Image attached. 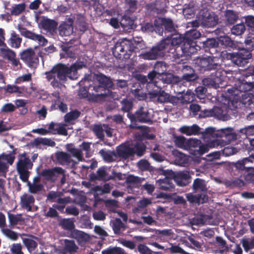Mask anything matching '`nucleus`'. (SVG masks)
<instances>
[{
    "label": "nucleus",
    "instance_id": "obj_52",
    "mask_svg": "<svg viewBox=\"0 0 254 254\" xmlns=\"http://www.w3.org/2000/svg\"><path fill=\"white\" fill-rule=\"evenodd\" d=\"M23 243L29 252L34 251L38 246L37 243L34 240L29 238H24Z\"/></svg>",
    "mask_w": 254,
    "mask_h": 254
},
{
    "label": "nucleus",
    "instance_id": "obj_41",
    "mask_svg": "<svg viewBox=\"0 0 254 254\" xmlns=\"http://www.w3.org/2000/svg\"><path fill=\"white\" fill-rule=\"evenodd\" d=\"M34 144L38 146L40 144L47 145L49 146L54 147L56 145V143L54 141L50 138L37 137L34 140Z\"/></svg>",
    "mask_w": 254,
    "mask_h": 254
},
{
    "label": "nucleus",
    "instance_id": "obj_51",
    "mask_svg": "<svg viewBox=\"0 0 254 254\" xmlns=\"http://www.w3.org/2000/svg\"><path fill=\"white\" fill-rule=\"evenodd\" d=\"M170 100V95L161 89L159 90V96L157 98V103H164L166 102H172Z\"/></svg>",
    "mask_w": 254,
    "mask_h": 254
},
{
    "label": "nucleus",
    "instance_id": "obj_63",
    "mask_svg": "<svg viewBox=\"0 0 254 254\" xmlns=\"http://www.w3.org/2000/svg\"><path fill=\"white\" fill-rule=\"evenodd\" d=\"M125 2L129 12H134L137 9L138 0H125Z\"/></svg>",
    "mask_w": 254,
    "mask_h": 254
},
{
    "label": "nucleus",
    "instance_id": "obj_18",
    "mask_svg": "<svg viewBox=\"0 0 254 254\" xmlns=\"http://www.w3.org/2000/svg\"><path fill=\"white\" fill-rule=\"evenodd\" d=\"M133 149L129 145L122 144L117 147V155L124 159H127L130 157H133Z\"/></svg>",
    "mask_w": 254,
    "mask_h": 254
},
{
    "label": "nucleus",
    "instance_id": "obj_57",
    "mask_svg": "<svg viewBox=\"0 0 254 254\" xmlns=\"http://www.w3.org/2000/svg\"><path fill=\"white\" fill-rule=\"evenodd\" d=\"M70 67L73 73V74L75 76L76 79L77 78L78 76L77 70L82 68V67H86V63L84 61H77Z\"/></svg>",
    "mask_w": 254,
    "mask_h": 254
},
{
    "label": "nucleus",
    "instance_id": "obj_60",
    "mask_svg": "<svg viewBox=\"0 0 254 254\" xmlns=\"http://www.w3.org/2000/svg\"><path fill=\"white\" fill-rule=\"evenodd\" d=\"M201 33L196 29H192L186 32L185 39H192V40L199 38Z\"/></svg>",
    "mask_w": 254,
    "mask_h": 254
},
{
    "label": "nucleus",
    "instance_id": "obj_16",
    "mask_svg": "<svg viewBox=\"0 0 254 254\" xmlns=\"http://www.w3.org/2000/svg\"><path fill=\"white\" fill-rule=\"evenodd\" d=\"M73 20L69 18L67 20L61 23L59 27V34L61 36H68L73 32Z\"/></svg>",
    "mask_w": 254,
    "mask_h": 254
},
{
    "label": "nucleus",
    "instance_id": "obj_35",
    "mask_svg": "<svg viewBox=\"0 0 254 254\" xmlns=\"http://www.w3.org/2000/svg\"><path fill=\"white\" fill-rule=\"evenodd\" d=\"M42 28L49 32H54L57 28L58 23L54 20L44 19L41 23Z\"/></svg>",
    "mask_w": 254,
    "mask_h": 254
},
{
    "label": "nucleus",
    "instance_id": "obj_8",
    "mask_svg": "<svg viewBox=\"0 0 254 254\" xmlns=\"http://www.w3.org/2000/svg\"><path fill=\"white\" fill-rule=\"evenodd\" d=\"M53 70H55L57 80L61 83V85L67 81V78L71 79H76L70 67L65 64H59L53 67Z\"/></svg>",
    "mask_w": 254,
    "mask_h": 254
},
{
    "label": "nucleus",
    "instance_id": "obj_49",
    "mask_svg": "<svg viewBox=\"0 0 254 254\" xmlns=\"http://www.w3.org/2000/svg\"><path fill=\"white\" fill-rule=\"evenodd\" d=\"M153 70L158 74V78L167 70L166 64L163 62H157L154 65Z\"/></svg>",
    "mask_w": 254,
    "mask_h": 254
},
{
    "label": "nucleus",
    "instance_id": "obj_55",
    "mask_svg": "<svg viewBox=\"0 0 254 254\" xmlns=\"http://www.w3.org/2000/svg\"><path fill=\"white\" fill-rule=\"evenodd\" d=\"M104 128L101 125H94L92 130L97 137L101 140L104 139Z\"/></svg>",
    "mask_w": 254,
    "mask_h": 254
},
{
    "label": "nucleus",
    "instance_id": "obj_15",
    "mask_svg": "<svg viewBox=\"0 0 254 254\" xmlns=\"http://www.w3.org/2000/svg\"><path fill=\"white\" fill-rule=\"evenodd\" d=\"M107 167L102 166L98 168L96 173H92L90 174V179L92 181H108L114 179V177L109 175L107 173Z\"/></svg>",
    "mask_w": 254,
    "mask_h": 254
},
{
    "label": "nucleus",
    "instance_id": "obj_4",
    "mask_svg": "<svg viewBox=\"0 0 254 254\" xmlns=\"http://www.w3.org/2000/svg\"><path fill=\"white\" fill-rule=\"evenodd\" d=\"M252 162L249 158H244L233 163L240 174V177L243 178L248 183H254V168L249 165Z\"/></svg>",
    "mask_w": 254,
    "mask_h": 254
},
{
    "label": "nucleus",
    "instance_id": "obj_28",
    "mask_svg": "<svg viewBox=\"0 0 254 254\" xmlns=\"http://www.w3.org/2000/svg\"><path fill=\"white\" fill-rule=\"evenodd\" d=\"M34 197L30 194H24L20 197V204L23 208H26L27 211H30L32 209V205L34 203Z\"/></svg>",
    "mask_w": 254,
    "mask_h": 254
},
{
    "label": "nucleus",
    "instance_id": "obj_54",
    "mask_svg": "<svg viewBox=\"0 0 254 254\" xmlns=\"http://www.w3.org/2000/svg\"><path fill=\"white\" fill-rule=\"evenodd\" d=\"M93 90L95 93H97V95L101 96L103 97H106L109 96L111 93H108L107 90L102 86L100 84L98 83L97 85H95L93 86Z\"/></svg>",
    "mask_w": 254,
    "mask_h": 254
},
{
    "label": "nucleus",
    "instance_id": "obj_29",
    "mask_svg": "<svg viewBox=\"0 0 254 254\" xmlns=\"http://www.w3.org/2000/svg\"><path fill=\"white\" fill-rule=\"evenodd\" d=\"M142 180L140 178L134 176L132 175H128L126 180L128 189H132L133 188H139L141 183Z\"/></svg>",
    "mask_w": 254,
    "mask_h": 254
},
{
    "label": "nucleus",
    "instance_id": "obj_56",
    "mask_svg": "<svg viewBox=\"0 0 254 254\" xmlns=\"http://www.w3.org/2000/svg\"><path fill=\"white\" fill-rule=\"evenodd\" d=\"M241 243L245 251L248 252L250 250L254 249V236L251 237L250 241L246 239H243Z\"/></svg>",
    "mask_w": 254,
    "mask_h": 254
},
{
    "label": "nucleus",
    "instance_id": "obj_30",
    "mask_svg": "<svg viewBox=\"0 0 254 254\" xmlns=\"http://www.w3.org/2000/svg\"><path fill=\"white\" fill-rule=\"evenodd\" d=\"M180 131L187 135H197L199 133L200 128L196 124L191 126H184L180 128Z\"/></svg>",
    "mask_w": 254,
    "mask_h": 254
},
{
    "label": "nucleus",
    "instance_id": "obj_34",
    "mask_svg": "<svg viewBox=\"0 0 254 254\" xmlns=\"http://www.w3.org/2000/svg\"><path fill=\"white\" fill-rule=\"evenodd\" d=\"M45 74L47 80L51 81V85L54 88H60L61 87V83L56 79V73L55 70H53V67L50 71L46 72Z\"/></svg>",
    "mask_w": 254,
    "mask_h": 254
},
{
    "label": "nucleus",
    "instance_id": "obj_14",
    "mask_svg": "<svg viewBox=\"0 0 254 254\" xmlns=\"http://www.w3.org/2000/svg\"><path fill=\"white\" fill-rule=\"evenodd\" d=\"M201 25L205 27H213L218 23V18L214 13H211L208 10L203 11L199 18Z\"/></svg>",
    "mask_w": 254,
    "mask_h": 254
},
{
    "label": "nucleus",
    "instance_id": "obj_12",
    "mask_svg": "<svg viewBox=\"0 0 254 254\" xmlns=\"http://www.w3.org/2000/svg\"><path fill=\"white\" fill-rule=\"evenodd\" d=\"M232 61L239 66H244L249 62L252 58V54L250 50L242 48L237 53H233L231 56Z\"/></svg>",
    "mask_w": 254,
    "mask_h": 254
},
{
    "label": "nucleus",
    "instance_id": "obj_10",
    "mask_svg": "<svg viewBox=\"0 0 254 254\" xmlns=\"http://www.w3.org/2000/svg\"><path fill=\"white\" fill-rule=\"evenodd\" d=\"M225 74L226 72L224 70L217 68L216 71L214 73H212L210 77L204 78L202 80L203 84L217 89L220 87V84L224 81Z\"/></svg>",
    "mask_w": 254,
    "mask_h": 254
},
{
    "label": "nucleus",
    "instance_id": "obj_53",
    "mask_svg": "<svg viewBox=\"0 0 254 254\" xmlns=\"http://www.w3.org/2000/svg\"><path fill=\"white\" fill-rule=\"evenodd\" d=\"M190 69V73H185V74L182 75V79L188 82L194 81L198 78L197 75L195 73V70L192 68H189Z\"/></svg>",
    "mask_w": 254,
    "mask_h": 254
},
{
    "label": "nucleus",
    "instance_id": "obj_43",
    "mask_svg": "<svg viewBox=\"0 0 254 254\" xmlns=\"http://www.w3.org/2000/svg\"><path fill=\"white\" fill-rule=\"evenodd\" d=\"M112 228L116 234H119L122 229L125 230V225L120 218H116L113 220Z\"/></svg>",
    "mask_w": 254,
    "mask_h": 254
},
{
    "label": "nucleus",
    "instance_id": "obj_24",
    "mask_svg": "<svg viewBox=\"0 0 254 254\" xmlns=\"http://www.w3.org/2000/svg\"><path fill=\"white\" fill-rule=\"evenodd\" d=\"M64 248L62 250V252L60 254H65L67 253L69 254H72L77 252L78 247L76 245L73 240L64 239Z\"/></svg>",
    "mask_w": 254,
    "mask_h": 254
},
{
    "label": "nucleus",
    "instance_id": "obj_45",
    "mask_svg": "<svg viewBox=\"0 0 254 254\" xmlns=\"http://www.w3.org/2000/svg\"><path fill=\"white\" fill-rule=\"evenodd\" d=\"M246 31V26L244 23H241L233 26L231 29L233 35L239 36L242 35Z\"/></svg>",
    "mask_w": 254,
    "mask_h": 254
},
{
    "label": "nucleus",
    "instance_id": "obj_1",
    "mask_svg": "<svg viewBox=\"0 0 254 254\" xmlns=\"http://www.w3.org/2000/svg\"><path fill=\"white\" fill-rule=\"evenodd\" d=\"M145 44L140 37H133L130 40L127 39L119 40L113 49V54L120 60L130 58L133 51L138 52L145 48Z\"/></svg>",
    "mask_w": 254,
    "mask_h": 254
},
{
    "label": "nucleus",
    "instance_id": "obj_9",
    "mask_svg": "<svg viewBox=\"0 0 254 254\" xmlns=\"http://www.w3.org/2000/svg\"><path fill=\"white\" fill-rule=\"evenodd\" d=\"M195 66L200 72L216 70L220 65L215 61L213 57L197 58L195 63Z\"/></svg>",
    "mask_w": 254,
    "mask_h": 254
},
{
    "label": "nucleus",
    "instance_id": "obj_27",
    "mask_svg": "<svg viewBox=\"0 0 254 254\" xmlns=\"http://www.w3.org/2000/svg\"><path fill=\"white\" fill-rule=\"evenodd\" d=\"M241 97V102L245 107L250 110L254 108V95L253 93H243Z\"/></svg>",
    "mask_w": 254,
    "mask_h": 254
},
{
    "label": "nucleus",
    "instance_id": "obj_61",
    "mask_svg": "<svg viewBox=\"0 0 254 254\" xmlns=\"http://www.w3.org/2000/svg\"><path fill=\"white\" fill-rule=\"evenodd\" d=\"M222 154L225 156H229L236 154L238 152V149L234 147L227 146L221 150Z\"/></svg>",
    "mask_w": 254,
    "mask_h": 254
},
{
    "label": "nucleus",
    "instance_id": "obj_44",
    "mask_svg": "<svg viewBox=\"0 0 254 254\" xmlns=\"http://www.w3.org/2000/svg\"><path fill=\"white\" fill-rule=\"evenodd\" d=\"M8 218L9 224L11 226H15L18 224L19 222L24 221V219L22 217L21 214H14L8 212Z\"/></svg>",
    "mask_w": 254,
    "mask_h": 254
},
{
    "label": "nucleus",
    "instance_id": "obj_59",
    "mask_svg": "<svg viewBox=\"0 0 254 254\" xmlns=\"http://www.w3.org/2000/svg\"><path fill=\"white\" fill-rule=\"evenodd\" d=\"M176 145L182 149L186 150L187 140L183 136H177L174 140Z\"/></svg>",
    "mask_w": 254,
    "mask_h": 254
},
{
    "label": "nucleus",
    "instance_id": "obj_21",
    "mask_svg": "<svg viewBox=\"0 0 254 254\" xmlns=\"http://www.w3.org/2000/svg\"><path fill=\"white\" fill-rule=\"evenodd\" d=\"M190 177L188 173L179 172L175 174L173 180L180 187L187 186L190 183Z\"/></svg>",
    "mask_w": 254,
    "mask_h": 254
},
{
    "label": "nucleus",
    "instance_id": "obj_23",
    "mask_svg": "<svg viewBox=\"0 0 254 254\" xmlns=\"http://www.w3.org/2000/svg\"><path fill=\"white\" fill-rule=\"evenodd\" d=\"M48 129L49 130V133L52 134L67 135L68 134L67 129L63 125L54 122L50 124Z\"/></svg>",
    "mask_w": 254,
    "mask_h": 254
},
{
    "label": "nucleus",
    "instance_id": "obj_17",
    "mask_svg": "<svg viewBox=\"0 0 254 254\" xmlns=\"http://www.w3.org/2000/svg\"><path fill=\"white\" fill-rule=\"evenodd\" d=\"M20 158L17 163V170H29L33 167V163L31 161L29 156L24 152L19 155Z\"/></svg>",
    "mask_w": 254,
    "mask_h": 254
},
{
    "label": "nucleus",
    "instance_id": "obj_64",
    "mask_svg": "<svg viewBox=\"0 0 254 254\" xmlns=\"http://www.w3.org/2000/svg\"><path fill=\"white\" fill-rule=\"evenodd\" d=\"M245 24L249 30L254 32V16L249 15L244 17Z\"/></svg>",
    "mask_w": 254,
    "mask_h": 254
},
{
    "label": "nucleus",
    "instance_id": "obj_20",
    "mask_svg": "<svg viewBox=\"0 0 254 254\" xmlns=\"http://www.w3.org/2000/svg\"><path fill=\"white\" fill-rule=\"evenodd\" d=\"M168 38V52L172 53L175 51V48L180 45H182L184 43L185 37H182L180 35L172 34V36L169 37L168 36L166 39Z\"/></svg>",
    "mask_w": 254,
    "mask_h": 254
},
{
    "label": "nucleus",
    "instance_id": "obj_25",
    "mask_svg": "<svg viewBox=\"0 0 254 254\" xmlns=\"http://www.w3.org/2000/svg\"><path fill=\"white\" fill-rule=\"evenodd\" d=\"M159 189L164 190L172 191L174 188V185L172 180L170 177H165L163 179H159L157 182Z\"/></svg>",
    "mask_w": 254,
    "mask_h": 254
},
{
    "label": "nucleus",
    "instance_id": "obj_50",
    "mask_svg": "<svg viewBox=\"0 0 254 254\" xmlns=\"http://www.w3.org/2000/svg\"><path fill=\"white\" fill-rule=\"evenodd\" d=\"M99 153L105 161L109 162H113L114 161L113 157L116 156L115 152L106 151L104 149L100 150Z\"/></svg>",
    "mask_w": 254,
    "mask_h": 254
},
{
    "label": "nucleus",
    "instance_id": "obj_31",
    "mask_svg": "<svg viewBox=\"0 0 254 254\" xmlns=\"http://www.w3.org/2000/svg\"><path fill=\"white\" fill-rule=\"evenodd\" d=\"M218 46V42L214 38L207 39L203 43V47L206 52H209L211 54H213L212 51H216L215 49Z\"/></svg>",
    "mask_w": 254,
    "mask_h": 254
},
{
    "label": "nucleus",
    "instance_id": "obj_62",
    "mask_svg": "<svg viewBox=\"0 0 254 254\" xmlns=\"http://www.w3.org/2000/svg\"><path fill=\"white\" fill-rule=\"evenodd\" d=\"M102 254H124L122 249L119 247H109L102 251Z\"/></svg>",
    "mask_w": 254,
    "mask_h": 254
},
{
    "label": "nucleus",
    "instance_id": "obj_7",
    "mask_svg": "<svg viewBox=\"0 0 254 254\" xmlns=\"http://www.w3.org/2000/svg\"><path fill=\"white\" fill-rule=\"evenodd\" d=\"M59 225L63 229L70 231L71 237L78 241H84L87 238V235L85 233L75 229L74 220H73V219H62L59 222Z\"/></svg>",
    "mask_w": 254,
    "mask_h": 254
},
{
    "label": "nucleus",
    "instance_id": "obj_3",
    "mask_svg": "<svg viewBox=\"0 0 254 254\" xmlns=\"http://www.w3.org/2000/svg\"><path fill=\"white\" fill-rule=\"evenodd\" d=\"M199 48L196 42L192 39H184L182 45L177 47L175 51L172 52L173 57L175 59L186 60L192 54L196 53Z\"/></svg>",
    "mask_w": 254,
    "mask_h": 254
},
{
    "label": "nucleus",
    "instance_id": "obj_11",
    "mask_svg": "<svg viewBox=\"0 0 254 254\" xmlns=\"http://www.w3.org/2000/svg\"><path fill=\"white\" fill-rule=\"evenodd\" d=\"M19 56L20 59L30 68H36L39 64V57L31 48L23 50Z\"/></svg>",
    "mask_w": 254,
    "mask_h": 254
},
{
    "label": "nucleus",
    "instance_id": "obj_46",
    "mask_svg": "<svg viewBox=\"0 0 254 254\" xmlns=\"http://www.w3.org/2000/svg\"><path fill=\"white\" fill-rule=\"evenodd\" d=\"M219 41L222 45L227 48H230L233 49L236 48V43L227 36L220 37Z\"/></svg>",
    "mask_w": 254,
    "mask_h": 254
},
{
    "label": "nucleus",
    "instance_id": "obj_58",
    "mask_svg": "<svg viewBox=\"0 0 254 254\" xmlns=\"http://www.w3.org/2000/svg\"><path fill=\"white\" fill-rule=\"evenodd\" d=\"M25 7L26 5L24 2L14 5L10 11L11 14L18 15L21 14L24 11Z\"/></svg>",
    "mask_w": 254,
    "mask_h": 254
},
{
    "label": "nucleus",
    "instance_id": "obj_38",
    "mask_svg": "<svg viewBox=\"0 0 254 254\" xmlns=\"http://www.w3.org/2000/svg\"><path fill=\"white\" fill-rule=\"evenodd\" d=\"M239 132L242 138H248L250 139L251 136H254V125L240 129Z\"/></svg>",
    "mask_w": 254,
    "mask_h": 254
},
{
    "label": "nucleus",
    "instance_id": "obj_33",
    "mask_svg": "<svg viewBox=\"0 0 254 254\" xmlns=\"http://www.w3.org/2000/svg\"><path fill=\"white\" fill-rule=\"evenodd\" d=\"M213 117L223 121H227L230 118L227 112L224 111L221 108L217 106H214L213 108Z\"/></svg>",
    "mask_w": 254,
    "mask_h": 254
},
{
    "label": "nucleus",
    "instance_id": "obj_6",
    "mask_svg": "<svg viewBox=\"0 0 254 254\" xmlns=\"http://www.w3.org/2000/svg\"><path fill=\"white\" fill-rule=\"evenodd\" d=\"M254 75L248 73V70L246 72L245 78L238 80L235 84L234 90L233 88L228 89V92L232 95L237 96L238 92L249 93L254 89Z\"/></svg>",
    "mask_w": 254,
    "mask_h": 254
},
{
    "label": "nucleus",
    "instance_id": "obj_47",
    "mask_svg": "<svg viewBox=\"0 0 254 254\" xmlns=\"http://www.w3.org/2000/svg\"><path fill=\"white\" fill-rule=\"evenodd\" d=\"M0 55L4 59H7L8 61H10L11 59H13V57L16 56V53L8 48H0Z\"/></svg>",
    "mask_w": 254,
    "mask_h": 254
},
{
    "label": "nucleus",
    "instance_id": "obj_5",
    "mask_svg": "<svg viewBox=\"0 0 254 254\" xmlns=\"http://www.w3.org/2000/svg\"><path fill=\"white\" fill-rule=\"evenodd\" d=\"M168 38L161 40L156 46L153 47L149 51L141 55L144 60H153L164 56L168 53Z\"/></svg>",
    "mask_w": 254,
    "mask_h": 254
},
{
    "label": "nucleus",
    "instance_id": "obj_32",
    "mask_svg": "<svg viewBox=\"0 0 254 254\" xmlns=\"http://www.w3.org/2000/svg\"><path fill=\"white\" fill-rule=\"evenodd\" d=\"M56 157L58 162L62 165L69 164L72 161L70 155L63 151L57 152Z\"/></svg>",
    "mask_w": 254,
    "mask_h": 254
},
{
    "label": "nucleus",
    "instance_id": "obj_19",
    "mask_svg": "<svg viewBox=\"0 0 254 254\" xmlns=\"http://www.w3.org/2000/svg\"><path fill=\"white\" fill-rule=\"evenodd\" d=\"M239 19V13L231 9H227L224 11L223 20L226 26L234 24Z\"/></svg>",
    "mask_w": 254,
    "mask_h": 254
},
{
    "label": "nucleus",
    "instance_id": "obj_39",
    "mask_svg": "<svg viewBox=\"0 0 254 254\" xmlns=\"http://www.w3.org/2000/svg\"><path fill=\"white\" fill-rule=\"evenodd\" d=\"M192 188L195 191L200 190L202 192H206L207 190L204 180L200 178H196L194 180Z\"/></svg>",
    "mask_w": 254,
    "mask_h": 254
},
{
    "label": "nucleus",
    "instance_id": "obj_37",
    "mask_svg": "<svg viewBox=\"0 0 254 254\" xmlns=\"http://www.w3.org/2000/svg\"><path fill=\"white\" fill-rule=\"evenodd\" d=\"M22 38L15 31H12L9 39V45L13 48H18L20 46Z\"/></svg>",
    "mask_w": 254,
    "mask_h": 254
},
{
    "label": "nucleus",
    "instance_id": "obj_40",
    "mask_svg": "<svg viewBox=\"0 0 254 254\" xmlns=\"http://www.w3.org/2000/svg\"><path fill=\"white\" fill-rule=\"evenodd\" d=\"M161 22L164 27L165 32L167 31L171 33H175L176 32V30L172 19L163 18L161 19Z\"/></svg>",
    "mask_w": 254,
    "mask_h": 254
},
{
    "label": "nucleus",
    "instance_id": "obj_48",
    "mask_svg": "<svg viewBox=\"0 0 254 254\" xmlns=\"http://www.w3.org/2000/svg\"><path fill=\"white\" fill-rule=\"evenodd\" d=\"M133 23V21L129 17L126 16H124L120 22L122 27L127 30L132 28Z\"/></svg>",
    "mask_w": 254,
    "mask_h": 254
},
{
    "label": "nucleus",
    "instance_id": "obj_13",
    "mask_svg": "<svg viewBox=\"0 0 254 254\" xmlns=\"http://www.w3.org/2000/svg\"><path fill=\"white\" fill-rule=\"evenodd\" d=\"M60 174H63V169L56 167L51 169H43L39 175L47 182L55 183L58 178L60 177Z\"/></svg>",
    "mask_w": 254,
    "mask_h": 254
},
{
    "label": "nucleus",
    "instance_id": "obj_42",
    "mask_svg": "<svg viewBox=\"0 0 254 254\" xmlns=\"http://www.w3.org/2000/svg\"><path fill=\"white\" fill-rule=\"evenodd\" d=\"M131 147L134 152L133 157L134 155H136L138 157L142 156L146 150V146L143 143L140 142H136L134 146Z\"/></svg>",
    "mask_w": 254,
    "mask_h": 254
},
{
    "label": "nucleus",
    "instance_id": "obj_22",
    "mask_svg": "<svg viewBox=\"0 0 254 254\" xmlns=\"http://www.w3.org/2000/svg\"><path fill=\"white\" fill-rule=\"evenodd\" d=\"M96 80L98 83L100 84L107 90L108 93H111V89L113 88L114 83L110 77L100 73L96 75Z\"/></svg>",
    "mask_w": 254,
    "mask_h": 254
},
{
    "label": "nucleus",
    "instance_id": "obj_36",
    "mask_svg": "<svg viewBox=\"0 0 254 254\" xmlns=\"http://www.w3.org/2000/svg\"><path fill=\"white\" fill-rule=\"evenodd\" d=\"M62 48L63 52L61 54V57L72 59L76 58V48L74 47H68L64 45L62 46Z\"/></svg>",
    "mask_w": 254,
    "mask_h": 254
},
{
    "label": "nucleus",
    "instance_id": "obj_2",
    "mask_svg": "<svg viewBox=\"0 0 254 254\" xmlns=\"http://www.w3.org/2000/svg\"><path fill=\"white\" fill-rule=\"evenodd\" d=\"M131 124L129 127L131 129H139L141 127L138 126L137 122L151 125L153 123V116L149 109L140 106L134 114L128 113L127 114Z\"/></svg>",
    "mask_w": 254,
    "mask_h": 254
},
{
    "label": "nucleus",
    "instance_id": "obj_26",
    "mask_svg": "<svg viewBox=\"0 0 254 254\" xmlns=\"http://www.w3.org/2000/svg\"><path fill=\"white\" fill-rule=\"evenodd\" d=\"M241 97V102L245 107L250 110L254 108V95L253 93H243Z\"/></svg>",
    "mask_w": 254,
    "mask_h": 254
}]
</instances>
